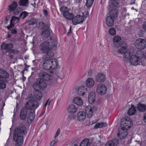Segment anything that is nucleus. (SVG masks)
<instances>
[{"mask_svg": "<svg viewBox=\"0 0 146 146\" xmlns=\"http://www.w3.org/2000/svg\"><path fill=\"white\" fill-rule=\"evenodd\" d=\"M9 77V74L6 71L0 69V78H3L5 80L8 78Z\"/></svg>", "mask_w": 146, "mask_h": 146, "instance_id": "nucleus-21", "label": "nucleus"}, {"mask_svg": "<svg viewBox=\"0 0 146 146\" xmlns=\"http://www.w3.org/2000/svg\"><path fill=\"white\" fill-rule=\"evenodd\" d=\"M42 53L44 54L42 57L43 60H52L54 56V53L51 48L43 52Z\"/></svg>", "mask_w": 146, "mask_h": 146, "instance_id": "nucleus-7", "label": "nucleus"}, {"mask_svg": "<svg viewBox=\"0 0 146 146\" xmlns=\"http://www.w3.org/2000/svg\"><path fill=\"white\" fill-rule=\"evenodd\" d=\"M17 6V3L16 1H14L11 5L9 6L8 10L10 12L15 11Z\"/></svg>", "mask_w": 146, "mask_h": 146, "instance_id": "nucleus-30", "label": "nucleus"}, {"mask_svg": "<svg viewBox=\"0 0 146 146\" xmlns=\"http://www.w3.org/2000/svg\"><path fill=\"white\" fill-rule=\"evenodd\" d=\"M118 11L116 9H113L109 12L110 16L114 18L117 17V15Z\"/></svg>", "mask_w": 146, "mask_h": 146, "instance_id": "nucleus-33", "label": "nucleus"}, {"mask_svg": "<svg viewBox=\"0 0 146 146\" xmlns=\"http://www.w3.org/2000/svg\"><path fill=\"white\" fill-rule=\"evenodd\" d=\"M95 129H98V128H101L102 126H101L100 124L99 123H97L94 126Z\"/></svg>", "mask_w": 146, "mask_h": 146, "instance_id": "nucleus-55", "label": "nucleus"}, {"mask_svg": "<svg viewBox=\"0 0 146 146\" xmlns=\"http://www.w3.org/2000/svg\"><path fill=\"white\" fill-rule=\"evenodd\" d=\"M41 35L45 38H47L49 37L50 34V31L47 28L41 33Z\"/></svg>", "mask_w": 146, "mask_h": 146, "instance_id": "nucleus-39", "label": "nucleus"}, {"mask_svg": "<svg viewBox=\"0 0 146 146\" xmlns=\"http://www.w3.org/2000/svg\"><path fill=\"white\" fill-rule=\"evenodd\" d=\"M135 45L139 49H143L146 47V41L143 39L139 38L135 41Z\"/></svg>", "mask_w": 146, "mask_h": 146, "instance_id": "nucleus-5", "label": "nucleus"}, {"mask_svg": "<svg viewBox=\"0 0 146 146\" xmlns=\"http://www.w3.org/2000/svg\"><path fill=\"white\" fill-rule=\"evenodd\" d=\"M27 129L24 126H21L17 127L14 131V135H23V136L27 134Z\"/></svg>", "mask_w": 146, "mask_h": 146, "instance_id": "nucleus-4", "label": "nucleus"}, {"mask_svg": "<svg viewBox=\"0 0 146 146\" xmlns=\"http://www.w3.org/2000/svg\"><path fill=\"white\" fill-rule=\"evenodd\" d=\"M33 86L35 90L39 89L40 90H43L46 88L47 84L42 79L38 78L37 79L36 82L33 84Z\"/></svg>", "mask_w": 146, "mask_h": 146, "instance_id": "nucleus-2", "label": "nucleus"}, {"mask_svg": "<svg viewBox=\"0 0 146 146\" xmlns=\"http://www.w3.org/2000/svg\"><path fill=\"white\" fill-rule=\"evenodd\" d=\"M137 108L140 112H145L146 111V105L139 103L137 104Z\"/></svg>", "mask_w": 146, "mask_h": 146, "instance_id": "nucleus-24", "label": "nucleus"}, {"mask_svg": "<svg viewBox=\"0 0 146 146\" xmlns=\"http://www.w3.org/2000/svg\"><path fill=\"white\" fill-rule=\"evenodd\" d=\"M119 144V140L117 139H114L108 142L105 146H115Z\"/></svg>", "mask_w": 146, "mask_h": 146, "instance_id": "nucleus-23", "label": "nucleus"}, {"mask_svg": "<svg viewBox=\"0 0 146 146\" xmlns=\"http://www.w3.org/2000/svg\"><path fill=\"white\" fill-rule=\"evenodd\" d=\"M86 85L88 88H92L94 85V81L92 78H88L86 81Z\"/></svg>", "mask_w": 146, "mask_h": 146, "instance_id": "nucleus-31", "label": "nucleus"}, {"mask_svg": "<svg viewBox=\"0 0 146 146\" xmlns=\"http://www.w3.org/2000/svg\"><path fill=\"white\" fill-rule=\"evenodd\" d=\"M124 122H121V129L127 131L128 129H129V125H125Z\"/></svg>", "mask_w": 146, "mask_h": 146, "instance_id": "nucleus-41", "label": "nucleus"}, {"mask_svg": "<svg viewBox=\"0 0 146 146\" xmlns=\"http://www.w3.org/2000/svg\"><path fill=\"white\" fill-rule=\"evenodd\" d=\"M85 111L87 117L88 118L91 117L93 115V110L91 106H87L85 108Z\"/></svg>", "mask_w": 146, "mask_h": 146, "instance_id": "nucleus-17", "label": "nucleus"}, {"mask_svg": "<svg viewBox=\"0 0 146 146\" xmlns=\"http://www.w3.org/2000/svg\"><path fill=\"white\" fill-rule=\"evenodd\" d=\"M43 12L44 15L47 16L48 15V11L46 9H44L43 10Z\"/></svg>", "mask_w": 146, "mask_h": 146, "instance_id": "nucleus-61", "label": "nucleus"}, {"mask_svg": "<svg viewBox=\"0 0 146 146\" xmlns=\"http://www.w3.org/2000/svg\"><path fill=\"white\" fill-rule=\"evenodd\" d=\"M106 79L105 74L102 73H98L95 76V80L96 82H104Z\"/></svg>", "mask_w": 146, "mask_h": 146, "instance_id": "nucleus-15", "label": "nucleus"}, {"mask_svg": "<svg viewBox=\"0 0 146 146\" xmlns=\"http://www.w3.org/2000/svg\"><path fill=\"white\" fill-rule=\"evenodd\" d=\"M71 34V27H70L69 32L67 33V35L69 36Z\"/></svg>", "mask_w": 146, "mask_h": 146, "instance_id": "nucleus-62", "label": "nucleus"}, {"mask_svg": "<svg viewBox=\"0 0 146 146\" xmlns=\"http://www.w3.org/2000/svg\"><path fill=\"white\" fill-rule=\"evenodd\" d=\"M37 21L36 19L34 18H31L28 22L29 25H35Z\"/></svg>", "mask_w": 146, "mask_h": 146, "instance_id": "nucleus-43", "label": "nucleus"}, {"mask_svg": "<svg viewBox=\"0 0 146 146\" xmlns=\"http://www.w3.org/2000/svg\"><path fill=\"white\" fill-rule=\"evenodd\" d=\"M124 123H125V125H129V129L131 127L130 125H132V122L131 121V120H125V122H124Z\"/></svg>", "mask_w": 146, "mask_h": 146, "instance_id": "nucleus-49", "label": "nucleus"}, {"mask_svg": "<svg viewBox=\"0 0 146 146\" xmlns=\"http://www.w3.org/2000/svg\"><path fill=\"white\" fill-rule=\"evenodd\" d=\"M86 91V87L83 86H82L78 88V94L80 96H83Z\"/></svg>", "mask_w": 146, "mask_h": 146, "instance_id": "nucleus-26", "label": "nucleus"}, {"mask_svg": "<svg viewBox=\"0 0 146 146\" xmlns=\"http://www.w3.org/2000/svg\"><path fill=\"white\" fill-rule=\"evenodd\" d=\"M72 20L73 24L76 25L83 23L84 20V17L83 16L77 15L74 17L73 16Z\"/></svg>", "mask_w": 146, "mask_h": 146, "instance_id": "nucleus-9", "label": "nucleus"}, {"mask_svg": "<svg viewBox=\"0 0 146 146\" xmlns=\"http://www.w3.org/2000/svg\"><path fill=\"white\" fill-rule=\"evenodd\" d=\"M51 102V101L50 100V99H49L47 100L44 105L43 107H46L47 105L49 106L50 102Z\"/></svg>", "mask_w": 146, "mask_h": 146, "instance_id": "nucleus-54", "label": "nucleus"}, {"mask_svg": "<svg viewBox=\"0 0 146 146\" xmlns=\"http://www.w3.org/2000/svg\"><path fill=\"white\" fill-rule=\"evenodd\" d=\"M89 141L90 140L88 139H84L82 141L80 146H89L90 144Z\"/></svg>", "mask_w": 146, "mask_h": 146, "instance_id": "nucleus-37", "label": "nucleus"}, {"mask_svg": "<svg viewBox=\"0 0 146 146\" xmlns=\"http://www.w3.org/2000/svg\"><path fill=\"white\" fill-rule=\"evenodd\" d=\"M38 76L43 80H49L52 79V76L46 72L42 71L38 74Z\"/></svg>", "mask_w": 146, "mask_h": 146, "instance_id": "nucleus-13", "label": "nucleus"}, {"mask_svg": "<svg viewBox=\"0 0 146 146\" xmlns=\"http://www.w3.org/2000/svg\"><path fill=\"white\" fill-rule=\"evenodd\" d=\"M6 84L3 80H0V89H3L6 88Z\"/></svg>", "mask_w": 146, "mask_h": 146, "instance_id": "nucleus-45", "label": "nucleus"}, {"mask_svg": "<svg viewBox=\"0 0 146 146\" xmlns=\"http://www.w3.org/2000/svg\"><path fill=\"white\" fill-rule=\"evenodd\" d=\"M35 111L34 110H30L27 119L31 121H33L35 117Z\"/></svg>", "mask_w": 146, "mask_h": 146, "instance_id": "nucleus-29", "label": "nucleus"}, {"mask_svg": "<svg viewBox=\"0 0 146 146\" xmlns=\"http://www.w3.org/2000/svg\"><path fill=\"white\" fill-rule=\"evenodd\" d=\"M11 31V33L12 34H16L17 33V31L15 29H14L12 30H10Z\"/></svg>", "mask_w": 146, "mask_h": 146, "instance_id": "nucleus-59", "label": "nucleus"}, {"mask_svg": "<svg viewBox=\"0 0 146 146\" xmlns=\"http://www.w3.org/2000/svg\"><path fill=\"white\" fill-rule=\"evenodd\" d=\"M86 115L83 111L79 112L77 114V119L80 121H82L85 119Z\"/></svg>", "mask_w": 146, "mask_h": 146, "instance_id": "nucleus-27", "label": "nucleus"}, {"mask_svg": "<svg viewBox=\"0 0 146 146\" xmlns=\"http://www.w3.org/2000/svg\"><path fill=\"white\" fill-rule=\"evenodd\" d=\"M135 56L137 58L140 60L144 56V52L141 50H137L136 52Z\"/></svg>", "mask_w": 146, "mask_h": 146, "instance_id": "nucleus-35", "label": "nucleus"}, {"mask_svg": "<svg viewBox=\"0 0 146 146\" xmlns=\"http://www.w3.org/2000/svg\"><path fill=\"white\" fill-rule=\"evenodd\" d=\"M29 14V13L27 12L24 11L22 12L20 15V17L23 19L25 18Z\"/></svg>", "mask_w": 146, "mask_h": 146, "instance_id": "nucleus-42", "label": "nucleus"}, {"mask_svg": "<svg viewBox=\"0 0 146 146\" xmlns=\"http://www.w3.org/2000/svg\"><path fill=\"white\" fill-rule=\"evenodd\" d=\"M101 126H102V128L106 127L107 126V124L106 122H102L100 123Z\"/></svg>", "mask_w": 146, "mask_h": 146, "instance_id": "nucleus-58", "label": "nucleus"}, {"mask_svg": "<svg viewBox=\"0 0 146 146\" xmlns=\"http://www.w3.org/2000/svg\"><path fill=\"white\" fill-rule=\"evenodd\" d=\"M9 19V17L8 16H6L5 17V24L7 23V21Z\"/></svg>", "mask_w": 146, "mask_h": 146, "instance_id": "nucleus-60", "label": "nucleus"}, {"mask_svg": "<svg viewBox=\"0 0 146 146\" xmlns=\"http://www.w3.org/2000/svg\"><path fill=\"white\" fill-rule=\"evenodd\" d=\"M39 106L37 101L34 99H31L29 100L25 104L26 107L28 110H35Z\"/></svg>", "mask_w": 146, "mask_h": 146, "instance_id": "nucleus-3", "label": "nucleus"}, {"mask_svg": "<svg viewBox=\"0 0 146 146\" xmlns=\"http://www.w3.org/2000/svg\"><path fill=\"white\" fill-rule=\"evenodd\" d=\"M143 121L144 122L146 123V112L145 113L143 119Z\"/></svg>", "mask_w": 146, "mask_h": 146, "instance_id": "nucleus-64", "label": "nucleus"}, {"mask_svg": "<svg viewBox=\"0 0 146 146\" xmlns=\"http://www.w3.org/2000/svg\"><path fill=\"white\" fill-rule=\"evenodd\" d=\"M131 108L128 110L127 112L128 114L129 115H134L136 111L135 107L133 105L131 104Z\"/></svg>", "mask_w": 146, "mask_h": 146, "instance_id": "nucleus-32", "label": "nucleus"}, {"mask_svg": "<svg viewBox=\"0 0 146 146\" xmlns=\"http://www.w3.org/2000/svg\"><path fill=\"white\" fill-rule=\"evenodd\" d=\"M43 68L45 70H53L56 68L58 66V63L56 59L43 60Z\"/></svg>", "mask_w": 146, "mask_h": 146, "instance_id": "nucleus-1", "label": "nucleus"}, {"mask_svg": "<svg viewBox=\"0 0 146 146\" xmlns=\"http://www.w3.org/2000/svg\"><path fill=\"white\" fill-rule=\"evenodd\" d=\"M106 23L108 27L112 26L114 24L113 18L110 16L107 17L106 19Z\"/></svg>", "mask_w": 146, "mask_h": 146, "instance_id": "nucleus-22", "label": "nucleus"}, {"mask_svg": "<svg viewBox=\"0 0 146 146\" xmlns=\"http://www.w3.org/2000/svg\"><path fill=\"white\" fill-rule=\"evenodd\" d=\"M129 61L131 64L134 66H137L141 63L140 61L134 55L130 56Z\"/></svg>", "mask_w": 146, "mask_h": 146, "instance_id": "nucleus-14", "label": "nucleus"}, {"mask_svg": "<svg viewBox=\"0 0 146 146\" xmlns=\"http://www.w3.org/2000/svg\"><path fill=\"white\" fill-rule=\"evenodd\" d=\"M14 27V25L13 23V22H11L10 21V25L9 26L7 27V29L9 30H11V28H13Z\"/></svg>", "mask_w": 146, "mask_h": 146, "instance_id": "nucleus-53", "label": "nucleus"}, {"mask_svg": "<svg viewBox=\"0 0 146 146\" xmlns=\"http://www.w3.org/2000/svg\"><path fill=\"white\" fill-rule=\"evenodd\" d=\"M19 21V17H16L15 16H13L11 19L10 20L11 22L13 21L15 23H17Z\"/></svg>", "mask_w": 146, "mask_h": 146, "instance_id": "nucleus-44", "label": "nucleus"}, {"mask_svg": "<svg viewBox=\"0 0 146 146\" xmlns=\"http://www.w3.org/2000/svg\"><path fill=\"white\" fill-rule=\"evenodd\" d=\"M58 141L57 139H55V140H53L51 143L50 145L51 146H54L55 144L57 143Z\"/></svg>", "mask_w": 146, "mask_h": 146, "instance_id": "nucleus-56", "label": "nucleus"}, {"mask_svg": "<svg viewBox=\"0 0 146 146\" xmlns=\"http://www.w3.org/2000/svg\"><path fill=\"white\" fill-rule=\"evenodd\" d=\"M96 91L99 95H104L106 92L107 88L104 84H100L97 86Z\"/></svg>", "mask_w": 146, "mask_h": 146, "instance_id": "nucleus-6", "label": "nucleus"}, {"mask_svg": "<svg viewBox=\"0 0 146 146\" xmlns=\"http://www.w3.org/2000/svg\"><path fill=\"white\" fill-rule=\"evenodd\" d=\"M51 48L49 46V42L46 41L43 42L40 46V50L41 53Z\"/></svg>", "mask_w": 146, "mask_h": 146, "instance_id": "nucleus-12", "label": "nucleus"}, {"mask_svg": "<svg viewBox=\"0 0 146 146\" xmlns=\"http://www.w3.org/2000/svg\"><path fill=\"white\" fill-rule=\"evenodd\" d=\"M67 110L69 113H73L77 111V108L75 105L71 104L69 105Z\"/></svg>", "mask_w": 146, "mask_h": 146, "instance_id": "nucleus-28", "label": "nucleus"}, {"mask_svg": "<svg viewBox=\"0 0 146 146\" xmlns=\"http://www.w3.org/2000/svg\"><path fill=\"white\" fill-rule=\"evenodd\" d=\"M127 131L119 129L117 133L118 137L120 139H123L125 138L127 134Z\"/></svg>", "mask_w": 146, "mask_h": 146, "instance_id": "nucleus-18", "label": "nucleus"}, {"mask_svg": "<svg viewBox=\"0 0 146 146\" xmlns=\"http://www.w3.org/2000/svg\"><path fill=\"white\" fill-rule=\"evenodd\" d=\"M33 95L35 98L39 100H40L42 97V92L38 89L35 90V91L33 92Z\"/></svg>", "mask_w": 146, "mask_h": 146, "instance_id": "nucleus-19", "label": "nucleus"}, {"mask_svg": "<svg viewBox=\"0 0 146 146\" xmlns=\"http://www.w3.org/2000/svg\"><path fill=\"white\" fill-rule=\"evenodd\" d=\"M111 4L114 7H116L118 4V2L117 0H113L111 1Z\"/></svg>", "mask_w": 146, "mask_h": 146, "instance_id": "nucleus-51", "label": "nucleus"}, {"mask_svg": "<svg viewBox=\"0 0 146 146\" xmlns=\"http://www.w3.org/2000/svg\"><path fill=\"white\" fill-rule=\"evenodd\" d=\"M109 33L111 35H114L116 34V31L114 28H111L109 30Z\"/></svg>", "mask_w": 146, "mask_h": 146, "instance_id": "nucleus-47", "label": "nucleus"}, {"mask_svg": "<svg viewBox=\"0 0 146 146\" xmlns=\"http://www.w3.org/2000/svg\"><path fill=\"white\" fill-rule=\"evenodd\" d=\"M11 54H10L9 53V54L8 55H7L6 54V55L7 56H8L10 58H12L14 57V55H13Z\"/></svg>", "mask_w": 146, "mask_h": 146, "instance_id": "nucleus-63", "label": "nucleus"}, {"mask_svg": "<svg viewBox=\"0 0 146 146\" xmlns=\"http://www.w3.org/2000/svg\"><path fill=\"white\" fill-rule=\"evenodd\" d=\"M20 6L28 7L29 4L28 0H20L19 2Z\"/></svg>", "mask_w": 146, "mask_h": 146, "instance_id": "nucleus-38", "label": "nucleus"}, {"mask_svg": "<svg viewBox=\"0 0 146 146\" xmlns=\"http://www.w3.org/2000/svg\"><path fill=\"white\" fill-rule=\"evenodd\" d=\"M121 43L123 44L124 46L119 49L118 50V52L120 54H123L124 58H127L129 56L130 53L126 50V46H125V45H126L125 42L123 41L121 42Z\"/></svg>", "mask_w": 146, "mask_h": 146, "instance_id": "nucleus-8", "label": "nucleus"}, {"mask_svg": "<svg viewBox=\"0 0 146 146\" xmlns=\"http://www.w3.org/2000/svg\"><path fill=\"white\" fill-rule=\"evenodd\" d=\"M66 9L67 7L64 6H62L60 8V11L61 13H63V14L67 11Z\"/></svg>", "mask_w": 146, "mask_h": 146, "instance_id": "nucleus-50", "label": "nucleus"}, {"mask_svg": "<svg viewBox=\"0 0 146 146\" xmlns=\"http://www.w3.org/2000/svg\"><path fill=\"white\" fill-rule=\"evenodd\" d=\"M96 100V94L94 92H91L89 94L88 96V101L89 102L92 104Z\"/></svg>", "mask_w": 146, "mask_h": 146, "instance_id": "nucleus-20", "label": "nucleus"}, {"mask_svg": "<svg viewBox=\"0 0 146 146\" xmlns=\"http://www.w3.org/2000/svg\"><path fill=\"white\" fill-rule=\"evenodd\" d=\"M23 135H14L13 139L16 142L15 143L16 146H21L23 142Z\"/></svg>", "mask_w": 146, "mask_h": 146, "instance_id": "nucleus-10", "label": "nucleus"}, {"mask_svg": "<svg viewBox=\"0 0 146 146\" xmlns=\"http://www.w3.org/2000/svg\"><path fill=\"white\" fill-rule=\"evenodd\" d=\"M94 0H86V5L88 7H90Z\"/></svg>", "mask_w": 146, "mask_h": 146, "instance_id": "nucleus-46", "label": "nucleus"}, {"mask_svg": "<svg viewBox=\"0 0 146 146\" xmlns=\"http://www.w3.org/2000/svg\"><path fill=\"white\" fill-rule=\"evenodd\" d=\"M121 37L118 36H115L113 38V40L114 46L116 47H118L119 44V42L121 40Z\"/></svg>", "mask_w": 146, "mask_h": 146, "instance_id": "nucleus-25", "label": "nucleus"}, {"mask_svg": "<svg viewBox=\"0 0 146 146\" xmlns=\"http://www.w3.org/2000/svg\"><path fill=\"white\" fill-rule=\"evenodd\" d=\"M73 102L74 104L78 106H80L83 104L82 100L79 97L75 98L73 99Z\"/></svg>", "mask_w": 146, "mask_h": 146, "instance_id": "nucleus-34", "label": "nucleus"}, {"mask_svg": "<svg viewBox=\"0 0 146 146\" xmlns=\"http://www.w3.org/2000/svg\"><path fill=\"white\" fill-rule=\"evenodd\" d=\"M27 109L26 107H23L21 110L19 116L21 119L23 120H25L28 112Z\"/></svg>", "mask_w": 146, "mask_h": 146, "instance_id": "nucleus-16", "label": "nucleus"}, {"mask_svg": "<svg viewBox=\"0 0 146 146\" xmlns=\"http://www.w3.org/2000/svg\"><path fill=\"white\" fill-rule=\"evenodd\" d=\"M19 51L18 50H17L16 49H11V52L10 53V54H12L13 53L14 54H19Z\"/></svg>", "mask_w": 146, "mask_h": 146, "instance_id": "nucleus-52", "label": "nucleus"}, {"mask_svg": "<svg viewBox=\"0 0 146 146\" xmlns=\"http://www.w3.org/2000/svg\"><path fill=\"white\" fill-rule=\"evenodd\" d=\"M49 46L52 48L56 47L57 46V41L55 40H52L50 42H49Z\"/></svg>", "mask_w": 146, "mask_h": 146, "instance_id": "nucleus-40", "label": "nucleus"}, {"mask_svg": "<svg viewBox=\"0 0 146 146\" xmlns=\"http://www.w3.org/2000/svg\"><path fill=\"white\" fill-rule=\"evenodd\" d=\"M40 26L41 27V29H43L45 28L46 27H47V28H48V25H45V24L42 22H40L39 23Z\"/></svg>", "mask_w": 146, "mask_h": 146, "instance_id": "nucleus-48", "label": "nucleus"}, {"mask_svg": "<svg viewBox=\"0 0 146 146\" xmlns=\"http://www.w3.org/2000/svg\"><path fill=\"white\" fill-rule=\"evenodd\" d=\"M60 132V129L59 128L56 131V135L54 136V137L56 138L59 134Z\"/></svg>", "mask_w": 146, "mask_h": 146, "instance_id": "nucleus-57", "label": "nucleus"}, {"mask_svg": "<svg viewBox=\"0 0 146 146\" xmlns=\"http://www.w3.org/2000/svg\"><path fill=\"white\" fill-rule=\"evenodd\" d=\"M63 14L66 19L69 20H72L73 16V14L72 13H70L68 11L64 13Z\"/></svg>", "mask_w": 146, "mask_h": 146, "instance_id": "nucleus-36", "label": "nucleus"}, {"mask_svg": "<svg viewBox=\"0 0 146 146\" xmlns=\"http://www.w3.org/2000/svg\"><path fill=\"white\" fill-rule=\"evenodd\" d=\"M13 44L11 43L6 44L3 42L1 45V48L2 49L5 50L6 53L9 52L10 53L11 49L13 48Z\"/></svg>", "mask_w": 146, "mask_h": 146, "instance_id": "nucleus-11", "label": "nucleus"}]
</instances>
